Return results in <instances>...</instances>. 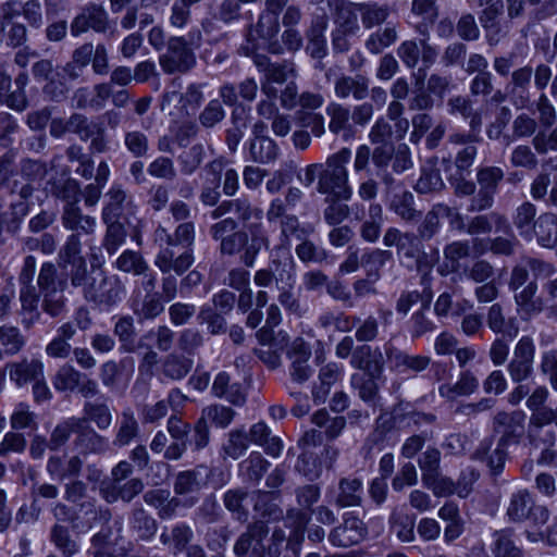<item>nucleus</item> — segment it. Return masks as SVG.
<instances>
[{
    "label": "nucleus",
    "mask_w": 557,
    "mask_h": 557,
    "mask_svg": "<svg viewBox=\"0 0 557 557\" xmlns=\"http://www.w3.org/2000/svg\"><path fill=\"white\" fill-rule=\"evenodd\" d=\"M4 371H8L10 380L17 387H23L42 377L44 363L37 358L24 357L17 361L8 362Z\"/></svg>",
    "instance_id": "nucleus-23"
},
{
    "label": "nucleus",
    "mask_w": 557,
    "mask_h": 557,
    "mask_svg": "<svg viewBox=\"0 0 557 557\" xmlns=\"http://www.w3.org/2000/svg\"><path fill=\"white\" fill-rule=\"evenodd\" d=\"M414 196L404 188H393L387 197V208L401 221L408 224L418 222L421 219V211L414 207Z\"/></svg>",
    "instance_id": "nucleus-25"
},
{
    "label": "nucleus",
    "mask_w": 557,
    "mask_h": 557,
    "mask_svg": "<svg viewBox=\"0 0 557 557\" xmlns=\"http://www.w3.org/2000/svg\"><path fill=\"white\" fill-rule=\"evenodd\" d=\"M82 424L74 440V445L84 455L96 454L101 455L109 450V440L96 432L86 419L81 418Z\"/></svg>",
    "instance_id": "nucleus-29"
},
{
    "label": "nucleus",
    "mask_w": 557,
    "mask_h": 557,
    "mask_svg": "<svg viewBox=\"0 0 557 557\" xmlns=\"http://www.w3.org/2000/svg\"><path fill=\"white\" fill-rule=\"evenodd\" d=\"M236 412L224 405L212 404L202 408L200 419L208 425L211 424L218 429H226L234 420Z\"/></svg>",
    "instance_id": "nucleus-64"
},
{
    "label": "nucleus",
    "mask_w": 557,
    "mask_h": 557,
    "mask_svg": "<svg viewBox=\"0 0 557 557\" xmlns=\"http://www.w3.org/2000/svg\"><path fill=\"white\" fill-rule=\"evenodd\" d=\"M357 3L341 1L335 5V28L358 33L360 27L357 16Z\"/></svg>",
    "instance_id": "nucleus-63"
},
{
    "label": "nucleus",
    "mask_w": 557,
    "mask_h": 557,
    "mask_svg": "<svg viewBox=\"0 0 557 557\" xmlns=\"http://www.w3.org/2000/svg\"><path fill=\"white\" fill-rule=\"evenodd\" d=\"M325 114L329 119L327 128L332 135L342 136L346 139L352 134L349 106L330 101L325 107Z\"/></svg>",
    "instance_id": "nucleus-30"
},
{
    "label": "nucleus",
    "mask_w": 557,
    "mask_h": 557,
    "mask_svg": "<svg viewBox=\"0 0 557 557\" xmlns=\"http://www.w3.org/2000/svg\"><path fill=\"white\" fill-rule=\"evenodd\" d=\"M193 536L191 528L184 522H178L170 531L165 528L160 535V541L163 545L172 546L174 553H181L188 547Z\"/></svg>",
    "instance_id": "nucleus-55"
},
{
    "label": "nucleus",
    "mask_w": 557,
    "mask_h": 557,
    "mask_svg": "<svg viewBox=\"0 0 557 557\" xmlns=\"http://www.w3.org/2000/svg\"><path fill=\"white\" fill-rule=\"evenodd\" d=\"M206 158L205 146L200 143L190 146L177 157L180 173L184 176L194 175Z\"/></svg>",
    "instance_id": "nucleus-58"
},
{
    "label": "nucleus",
    "mask_w": 557,
    "mask_h": 557,
    "mask_svg": "<svg viewBox=\"0 0 557 557\" xmlns=\"http://www.w3.org/2000/svg\"><path fill=\"white\" fill-rule=\"evenodd\" d=\"M129 529L138 540H151L158 530L156 519L150 516L144 508H135L129 517Z\"/></svg>",
    "instance_id": "nucleus-48"
},
{
    "label": "nucleus",
    "mask_w": 557,
    "mask_h": 557,
    "mask_svg": "<svg viewBox=\"0 0 557 557\" xmlns=\"http://www.w3.org/2000/svg\"><path fill=\"white\" fill-rule=\"evenodd\" d=\"M247 434L249 442L262 446L268 455L277 457L281 454L283 448L281 440L271 435V430L264 422L255 423Z\"/></svg>",
    "instance_id": "nucleus-49"
},
{
    "label": "nucleus",
    "mask_w": 557,
    "mask_h": 557,
    "mask_svg": "<svg viewBox=\"0 0 557 557\" xmlns=\"http://www.w3.org/2000/svg\"><path fill=\"white\" fill-rule=\"evenodd\" d=\"M419 236L409 231L389 226L383 235V245L395 248L396 256L401 264L408 269H417L419 272H429L438 261V250L428 253Z\"/></svg>",
    "instance_id": "nucleus-3"
},
{
    "label": "nucleus",
    "mask_w": 557,
    "mask_h": 557,
    "mask_svg": "<svg viewBox=\"0 0 557 557\" xmlns=\"http://www.w3.org/2000/svg\"><path fill=\"white\" fill-rule=\"evenodd\" d=\"M380 374H370L368 372L352 373L350 376V386L357 392L359 398L367 403L374 405L379 398V385L375 377Z\"/></svg>",
    "instance_id": "nucleus-51"
},
{
    "label": "nucleus",
    "mask_w": 557,
    "mask_h": 557,
    "mask_svg": "<svg viewBox=\"0 0 557 557\" xmlns=\"http://www.w3.org/2000/svg\"><path fill=\"white\" fill-rule=\"evenodd\" d=\"M536 207L532 202L524 201L517 207L513 213L512 223L519 235L527 240H531L534 237L533 225L536 221Z\"/></svg>",
    "instance_id": "nucleus-52"
},
{
    "label": "nucleus",
    "mask_w": 557,
    "mask_h": 557,
    "mask_svg": "<svg viewBox=\"0 0 557 557\" xmlns=\"http://www.w3.org/2000/svg\"><path fill=\"white\" fill-rule=\"evenodd\" d=\"M278 32V17L274 14L261 12L256 25L250 26L247 34L248 45L243 47V49L246 51L247 55L256 53V50L261 47L271 54H282L283 46L275 39Z\"/></svg>",
    "instance_id": "nucleus-9"
},
{
    "label": "nucleus",
    "mask_w": 557,
    "mask_h": 557,
    "mask_svg": "<svg viewBox=\"0 0 557 557\" xmlns=\"http://www.w3.org/2000/svg\"><path fill=\"white\" fill-rule=\"evenodd\" d=\"M270 268L276 284L293 288L296 283V262L286 246H276L270 257Z\"/></svg>",
    "instance_id": "nucleus-18"
},
{
    "label": "nucleus",
    "mask_w": 557,
    "mask_h": 557,
    "mask_svg": "<svg viewBox=\"0 0 557 557\" xmlns=\"http://www.w3.org/2000/svg\"><path fill=\"white\" fill-rule=\"evenodd\" d=\"M212 394L218 398H224L235 406H242L246 401V394L240 383H232L231 375L225 372H219L211 387Z\"/></svg>",
    "instance_id": "nucleus-36"
},
{
    "label": "nucleus",
    "mask_w": 557,
    "mask_h": 557,
    "mask_svg": "<svg viewBox=\"0 0 557 557\" xmlns=\"http://www.w3.org/2000/svg\"><path fill=\"white\" fill-rule=\"evenodd\" d=\"M131 308L139 321L152 320L164 310L162 298L158 293H146L144 296L140 293L134 295L131 299Z\"/></svg>",
    "instance_id": "nucleus-37"
},
{
    "label": "nucleus",
    "mask_w": 557,
    "mask_h": 557,
    "mask_svg": "<svg viewBox=\"0 0 557 557\" xmlns=\"http://www.w3.org/2000/svg\"><path fill=\"white\" fill-rule=\"evenodd\" d=\"M344 367L337 362L331 361L319 369L318 377L312 384L311 395L315 405H322L326 401L331 388L342 380Z\"/></svg>",
    "instance_id": "nucleus-24"
},
{
    "label": "nucleus",
    "mask_w": 557,
    "mask_h": 557,
    "mask_svg": "<svg viewBox=\"0 0 557 557\" xmlns=\"http://www.w3.org/2000/svg\"><path fill=\"white\" fill-rule=\"evenodd\" d=\"M47 189L57 199L64 202L63 206H78L81 199V185L74 178H53L47 182Z\"/></svg>",
    "instance_id": "nucleus-41"
},
{
    "label": "nucleus",
    "mask_w": 557,
    "mask_h": 557,
    "mask_svg": "<svg viewBox=\"0 0 557 557\" xmlns=\"http://www.w3.org/2000/svg\"><path fill=\"white\" fill-rule=\"evenodd\" d=\"M280 156L277 144L269 136L252 138L248 143V160L269 164L274 162Z\"/></svg>",
    "instance_id": "nucleus-40"
},
{
    "label": "nucleus",
    "mask_w": 557,
    "mask_h": 557,
    "mask_svg": "<svg viewBox=\"0 0 557 557\" xmlns=\"http://www.w3.org/2000/svg\"><path fill=\"white\" fill-rule=\"evenodd\" d=\"M111 520V511L109 508L97 505L94 497L77 507H74V517L71 518L72 529L76 532H86L90 530L95 523H108Z\"/></svg>",
    "instance_id": "nucleus-15"
},
{
    "label": "nucleus",
    "mask_w": 557,
    "mask_h": 557,
    "mask_svg": "<svg viewBox=\"0 0 557 557\" xmlns=\"http://www.w3.org/2000/svg\"><path fill=\"white\" fill-rule=\"evenodd\" d=\"M360 14L362 26L371 29L383 24L389 16V7L377 2H358L356 7Z\"/></svg>",
    "instance_id": "nucleus-57"
},
{
    "label": "nucleus",
    "mask_w": 557,
    "mask_h": 557,
    "mask_svg": "<svg viewBox=\"0 0 557 557\" xmlns=\"http://www.w3.org/2000/svg\"><path fill=\"white\" fill-rule=\"evenodd\" d=\"M350 366L370 374H381L384 369V357L379 347L360 345L355 348L350 357Z\"/></svg>",
    "instance_id": "nucleus-31"
},
{
    "label": "nucleus",
    "mask_w": 557,
    "mask_h": 557,
    "mask_svg": "<svg viewBox=\"0 0 557 557\" xmlns=\"http://www.w3.org/2000/svg\"><path fill=\"white\" fill-rule=\"evenodd\" d=\"M351 160V150L347 147L330 154L323 162V172L317 183V191L323 196L351 199L352 187L349 184L347 165Z\"/></svg>",
    "instance_id": "nucleus-5"
},
{
    "label": "nucleus",
    "mask_w": 557,
    "mask_h": 557,
    "mask_svg": "<svg viewBox=\"0 0 557 557\" xmlns=\"http://www.w3.org/2000/svg\"><path fill=\"white\" fill-rule=\"evenodd\" d=\"M27 339L22 331L11 324L0 326V348L4 357L18 355L26 346Z\"/></svg>",
    "instance_id": "nucleus-53"
},
{
    "label": "nucleus",
    "mask_w": 557,
    "mask_h": 557,
    "mask_svg": "<svg viewBox=\"0 0 557 557\" xmlns=\"http://www.w3.org/2000/svg\"><path fill=\"white\" fill-rule=\"evenodd\" d=\"M131 202V198L119 184H113L106 193V205L102 208V221L119 220Z\"/></svg>",
    "instance_id": "nucleus-42"
},
{
    "label": "nucleus",
    "mask_w": 557,
    "mask_h": 557,
    "mask_svg": "<svg viewBox=\"0 0 557 557\" xmlns=\"http://www.w3.org/2000/svg\"><path fill=\"white\" fill-rule=\"evenodd\" d=\"M65 156L69 162L77 163L75 173L85 180H90L94 176L95 162L89 153L85 152L83 146L78 144L70 145L65 150Z\"/></svg>",
    "instance_id": "nucleus-62"
},
{
    "label": "nucleus",
    "mask_w": 557,
    "mask_h": 557,
    "mask_svg": "<svg viewBox=\"0 0 557 557\" xmlns=\"http://www.w3.org/2000/svg\"><path fill=\"white\" fill-rule=\"evenodd\" d=\"M194 367V360L182 354H169L162 361V374L172 381H181L187 376Z\"/></svg>",
    "instance_id": "nucleus-50"
},
{
    "label": "nucleus",
    "mask_w": 557,
    "mask_h": 557,
    "mask_svg": "<svg viewBox=\"0 0 557 557\" xmlns=\"http://www.w3.org/2000/svg\"><path fill=\"white\" fill-rule=\"evenodd\" d=\"M494 225L497 230H505L509 227L506 216L493 211L488 214H478L472 216L467 222L465 232L471 236L488 234L492 232Z\"/></svg>",
    "instance_id": "nucleus-44"
},
{
    "label": "nucleus",
    "mask_w": 557,
    "mask_h": 557,
    "mask_svg": "<svg viewBox=\"0 0 557 557\" xmlns=\"http://www.w3.org/2000/svg\"><path fill=\"white\" fill-rule=\"evenodd\" d=\"M18 300L21 305L22 325L29 330L41 319V312L38 309L40 293L37 288L20 289Z\"/></svg>",
    "instance_id": "nucleus-39"
},
{
    "label": "nucleus",
    "mask_w": 557,
    "mask_h": 557,
    "mask_svg": "<svg viewBox=\"0 0 557 557\" xmlns=\"http://www.w3.org/2000/svg\"><path fill=\"white\" fill-rule=\"evenodd\" d=\"M525 413L522 410L496 412L492 419L493 432L499 435V446L518 445L525 433Z\"/></svg>",
    "instance_id": "nucleus-11"
},
{
    "label": "nucleus",
    "mask_w": 557,
    "mask_h": 557,
    "mask_svg": "<svg viewBox=\"0 0 557 557\" xmlns=\"http://www.w3.org/2000/svg\"><path fill=\"white\" fill-rule=\"evenodd\" d=\"M88 29H92L99 34L110 32L112 37L117 35V30L110 24L108 12L97 3L86 4L72 20L70 25L71 35L73 37H78Z\"/></svg>",
    "instance_id": "nucleus-10"
},
{
    "label": "nucleus",
    "mask_w": 557,
    "mask_h": 557,
    "mask_svg": "<svg viewBox=\"0 0 557 557\" xmlns=\"http://www.w3.org/2000/svg\"><path fill=\"white\" fill-rule=\"evenodd\" d=\"M385 356L391 370L398 373H420L431 364V358L425 355H409L391 343L384 346Z\"/></svg>",
    "instance_id": "nucleus-16"
},
{
    "label": "nucleus",
    "mask_w": 557,
    "mask_h": 557,
    "mask_svg": "<svg viewBox=\"0 0 557 557\" xmlns=\"http://www.w3.org/2000/svg\"><path fill=\"white\" fill-rule=\"evenodd\" d=\"M398 33L396 26L386 24L384 28L371 33L364 41L366 49L372 54H379L396 42Z\"/></svg>",
    "instance_id": "nucleus-61"
},
{
    "label": "nucleus",
    "mask_w": 557,
    "mask_h": 557,
    "mask_svg": "<svg viewBox=\"0 0 557 557\" xmlns=\"http://www.w3.org/2000/svg\"><path fill=\"white\" fill-rule=\"evenodd\" d=\"M16 156L13 151H7L0 156V189L8 188L11 195H16L22 200H28L35 188L30 184H22L20 180L11 181L15 171Z\"/></svg>",
    "instance_id": "nucleus-21"
},
{
    "label": "nucleus",
    "mask_w": 557,
    "mask_h": 557,
    "mask_svg": "<svg viewBox=\"0 0 557 557\" xmlns=\"http://www.w3.org/2000/svg\"><path fill=\"white\" fill-rule=\"evenodd\" d=\"M269 466V461L259 453H251L248 458L239 463V475L244 482L258 483Z\"/></svg>",
    "instance_id": "nucleus-60"
},
{
    "label": "nucleus",
    "mask_w": 557,
    "mask_h": 557,
    "mask_svg": "<svg viewBox=\"0 0 557 557\" xmlns=\"http://www.w3.org/2000/svg\"><path fill=\"white\" fill-rule=\"evenodd\" d=\"M367 536L366 523L354 512H346L343 522L330 532L329 541L333 546L347 548L360 544Z\"/></svg>",
    "instance_id": "nucleus-14"
},
{
    "label": "nucleus",
    "mask_w": 557,
    "mask_h": 557,
    "mask_svg": "<svg viewBox=\"0 0 557 557\" xmlns=\"http://www.w3.org/2000/svg\"><path fill=\"white\" fill-rule=\"evenodd\" d=\"M370 78L364 74H342L334 82V95L338 99L351 97L355 101H362L369 97Z\"/></svg>",
    "instance_id": "nucleus-27"
},
{
    "label": "nucleus",
    "mask_w": 557,
    "mask_h": 557,
    "mask_svg": "<svg viewBox=\"0 0 557 557\" xmlns=\"http://www.w3.org/2000/svg\"><path fill=\"white\" fill-rule=\"evenodd\" d=\"M196 226L194 222L180 223L173 233L158 225L153 240L158 245L154 265L161 273L174 272L183 275L195 262L194 244Z\"/></svg>",
    "instance_id": "nucleus-1"
},
{
    "label": "nucleus",
    "mask_w": 557,
    "mask_h": 557,
    "mask_svg": "<svg viewBox=\"0 0 557 557\" xmlns=\"http://www.w3.org/2000/svg\"><path fill=\"white\" fill-rule=\"evenodd\" d=\"M230 213H233L237 219L244 223L255 219L261 222L263 212L260 208L252 206V203L245 197L228 199L221 201L211 212L212 220L221 219Z\"/></svg>",
    "instance_id": "nucleus-22"
},
{
    "label": "nucleus",
    "mask_w": 557,
    "mask_h": 557,
    "mask_svg": "<svg viewBox=\"0 0 557 557\" xmlns=\"http://www.w3.org/2000/svg\"><path fill=\"white\" fill-rule=\"evenodd\" d=\"M96 234H83V231L71 232L65 242L61 246L58 253V267L66 271V267L78 263L79 260L85 259L81 256L83 246H89L95 242Z\"/></svg>",
    "instance_id": "nucleus-26"
},
{
    "label": "nucleus",
    "mask_w": 557,
    "mask_h": 557,
    "mask_svg": "<svg viewBox=\"0 0 557 557\" xmlns=\"http://www.w3.org/2000/svg\"><path fill=\"white\" fill-rule=\"evenodd\" d=\"M431 294L422 304L421 308L414 311L407 322V329L410 337L414 341L423 335L433 332L436 329L435 323L428 317L426 312L430 308Z\"/></svg>",
    "instance_id": "nucleus-56"
},
{
    "label": "nucleus",
    "mask_w": 557,
    "mask_h": 557,
    "mask_svg": "<svg viewBox=\"0 0 557 557\" xmlns=\"http://www.w3.org/2000/svg\"><path fill=\"white\" fill-rule=\"evenodd\" d=\"M201 41L199 29L190 30L185 36H173L166 41V51L160 55L159 63L165 74H186L196 66V54L193 47Z\"/></svg>",
    "instance_id": "nucleus-7"
},
{
    "label": "nucleus",
    "mask_w": 557,
    "mask_h": 557,
    "mask_svg": "<svg viewBox=\"0 0 557 557\" xmlns=\"http://www.w3.org/2000/svg\"><path fill=\"white\" fill-rule=\"evenodd\" d=\"M81 424L78 417H71L58 423L48 440V449L55 451L64 446L73 433L77 435Z\"/></svg>",
    "instance_id": "nucleus-59"
},
{
    "label": "nucleus",
    "mask_w": 557,
    "mask_h": 557,
    "mask_svg": "<svg viewBox=\"0 0 557 557\" xmlns=\"http://www.w3.org/2000/svg\"><path fill=\"white\" fill-rule=\"evenodd\" d=\"M207 86V83H191L187 85L183 92L176 90L165 91L162 96L160 108L162 111H166L172 102L177 101V108L182 116H194L206 99L203 89Z\"/></svg>",
    "instance_id": "nucleus-12"
},
{
    "label": "nucleus",
    "mask_w": 557,
    "mask_h": 557,
    "mask_svg": "<svg viewBox=\"0 0 557 557\" xmlns=\"http://www.w3.org/2000/svg\"><path fill=\"white\" fill-rule=\"evenodd\" d=\"M269 533V528L263 521H256L248 525L247 531L244 532L234 545V553L237 557L247 556L250 552V557H264L263 540Z\"/></svg>",
    "instance_id": "nucleus-17"
},
{
    "label": "nucleus",
    "mask_w": 557,
    "mask_h": 557,
    "mask_svg": "<svg viewBox=\"0 0 557 557\" xmlns=\"http://www.w3.org/2000/svg\"><path fill=\"white\" fill-rule=\"evenodd\" d=\"M327 28V18L318 15L312 18L309 28L306 30V52L312 58L321 60L327 54L326 39L324 32Z\"/></svg>",
    "instance_id": "nucleus-34"
},
{
    "label": "nucleus",
    "mask_w": 557,
    "mask_h": 557,
    "mask_svg": "<svg viewBox=\"0 0 557 557\" xmlns=\"http://www.w3.org/2000/svg\"><path fill=\"white\" fill-rule=\"evenodd\" d=\"M490 545L494 557H523L521 549L513 541V532L510 529L495 531L492 534Z\"/></svg>",
    "instance_id": "nucleus-54"
},
{
    "label": "nucleus",
    "mask_w": 557,
    "mask_h": 557,
    "mask_svg": "<svg viewBox=\"0 0 557 557\" xmlns=\"http://www.w3.org/2000/svg\"><path fill=\"white\" fill-rule=\"evenodd\" d=\"M363 484L358 478L346 476L338 482L334 504L339 508L357 507L362 503Z\"/></svg>",
    "instance_id": "nucleus-38"
},
{
    "label": "nucleus",
    "mask_w": 557,
    "mask_h": 557,
    "mask_svg": "<svg viewBox=\"0 0 557 557\" xmlns=\"http://www.w3.org/2000/svg\"><path fill=\"white\" fill-rule=\"evenodd\" d=\"M384 223L383 208L377 202H372L368 209V219H366L359 228L360 237L370 244L379 240Z\"/></svg>",
    "instance_id": "nucleus-46"
},
{
    "label": "nucleus",
    "mask_w": 557,
    "mask_h": 557,
    "mask_svg": "<svg viewBox=\"0 0 557 557\" xmlns=\"http://www.w3.org/2000/svg\"><path fill=\"white\" fill-rule=\"evenodd\" d=\"M70 284L82 288L84 299L102 311L110 310L125 295L124 285L115 275H90L85 259L70 269Z\"/></svg>",
    "instance_id": "nucleus-2"
},
{
    "label": "nucleus",
    "mask_w": 557,
    "mask_h": 557,
    "mask_svg": "<svg viewBox=\"0 0 557 557\" xmlns=\"http://www.w3.org/2000/svg\"><path fill=\"white\" fill-rule=\"evenodd\" d=\"M270 238L261 222L251 223L248 226V233L235 231L225 239L220 242L219 252L221 256H234L242 252L240 261L246 267H253L257 256L262 248L268 249Z\"/></svg>",
    "instance_id": "nucleus-6"
},
{
    "label": "nucleus",
    "mask_w": 557,
    "mask_h": 557,
    "mask_svg": "<svg viewBox=\"0 0 557 557\" xmlns=\"http://www.w3.org/2000/svg\"><path fill=\"white\" fill-rule=\"evenodd\" d=\"M140 426L134 412L127 408L124 409L115 424L112 445L114 448L121 449L131 445L139 437Z\"/></svg>",
    "instance_id": "nucleus-32"
},
{
    "label": "nucleus",
    "mask_w": 557,
    "mask_h": 557,
    "mask_svg": "<svg viewBox=\"0 0 557 557\" xmlns=\"http://www.w3.org/2000/svg\"><path fill=\"white\" fill-rule=\"evenodd\" d=\"M535 345L532 337L523 335L513 348V355L507 366V372L515 383H521L533 374Z\"/></svg>",
    "instance_id": "nucleus-13"
},
{
    "label": "nucleus",
    "mask_w": 557,
    "mask_h": 557,
    "mask_svg": "<svg viewBox=\"0 0 557 557\" xmlns=\"http://www.w3.org/2000/svg\"><path fill=\"white\" fill-rule=\"evenodd\" d=\"M512 113L509 107H500L492 122L486 125L485 134L490 140L502 141L506 147L512 143L511 134L505 133L509 122L511 121Z\"/></svg>",
    "instance_id": "nucleus-45"
},
{
    "label": "nucleus",
    "mask_w": 557,
    "mask_h": 557,
    "mask_svg": "<svg viewBox=\"0 0 557 557\" xmlns=\"http://www.w3.org/2000/svg\"><path fill=\"white\" fill-rule=\"evenodd\" d=\"M492 444L493 440L491 437L484 438L475 449L473 456L479 460L486 458L488 468L491 469L492 473L496 475L504 469L508 446H499V443H497L496 448L492 451L491 455L487 456Z\"/></svg>",
    "instance_id": "nucleus-47"
},
{
    "label": "nucleus",
    "mask_w": 557,
    "mask_h": 557,
    "mask_svg": "<svg viewBox=\"0 0 557 557\" xmlns=\"http://www.w3.org/2000/svg\"><path fill=\"white\" fill-rule=\"evenodd\" d=\"M61 223L70 232L83 231V234H96V218L84 214L79 206H63Z\"/></svg>",
    "instance_id": "nucleus-35"
},
{
    "label": "nucleus",
    "mask_w": 557,
    "mask_h": 557,
    "mask_svg": "<svg viewBox=\"0 0 557 557\" xmlns=\"http://www.w3.org/2000/svg\"><path fill=\"white\" fill-rule=\"evenodd\" d=\"M529 278L530 271L523 259L512 268L508 283L509 289L515 293L517 311L522 320H529L543 310V301L536 297L537 284Z\"/></svg>",
    "instance_id": "nucleus-8"
},
{
    "label": "nucleus",
    "mask_w": 557,
    "mask_h": 557,
    "mask_svg": "<svg viewBox=\"0 0 557 557\" xmlns=\"http://www.w3.org/2000/svg\"><path fill=\"white\" fill-rule=\"evenodd\" d=\"M479 388V380L470 370H463L459 373L455 383H442L438 386V395L447 400H455L458 397H468L474 394Z\"/></svg>",
    "instance_id": "nucleus-33"
},
{
    "label": "nucleus",
    "mask_w": 557,
    "mask_h": 557,
    "mask_svg": "<svg viewBox=\"0 0 557 557\" xmlns=\"http://www.w3.org/2000/svg\"><path fill=\"white\" fill-rule=\"evenodd\" d=\"M534 237L540 246L554 248L557 245V215L544 212L536 218L533 225Z\"/></svg>",
    "instance_id": "nucleus-43"
},
{
    "label": "nucleus",
    "mask_w": 557,
    "mask_h": 557,
    "mask_svg": "<svg viewBox=\"0 0 557 557\" xmlns=\"http://www.w3.org/2000/svg\"><path fill=\"white\" fill-rule=\"evenodd\" d=\"M287 357L290 361L289 375L293 381L304 383L312 375V369L309 366L311 348L302 338H296L288 351Z\"/></svg>",
    "instance_id": "nucleus-20"
},
{
    "label": "nucleus",
    "mask_w": 557,
    "mask_h": 557,
    "mask_svg": "<svg viewBox=\"0 0 557 557\" xmlns=\"http://www.w3.org/2000/svg\"><path fill=\"white\" fill-rule=\"evenodd\" d=\"M252 62L260 73L263 74V79L275 84H284L288 77H296V65L290 60H283L282 62H272L271 59L263 53H250Z\"/></svg>",
    "instance_id": "nucleus-19"
},
{
    "label": "nucleus",
    "mask_w": 557,
    "mask_h": 557,
    "mask_svg": "<svg viewBox=\"0 0 557 557\" xmlns=\"http://www.w3.org/2000/svg\"><path fill=\"white\" fill-rule=\"evenodd\" d=\"M166 430L173 442L165 450L166 460H178L187 449V437L190 433V424L183 421L176 414H172L166 422Z\"/></svg>",
    "instance_id": "nucleus-28"
},
{
    "label": "nucleus",
    "mask_w": 557,
    "mask_h": 557,
    "mask_svg": "<svg viewBox=\"0 0 557 557\" xmlns=\"http://www.w3.org/2000/svg\"><path fill=\"white\" fill-rule=\"evenodd\" d=\"M70 271L60 269L55 263L46 261L40 265L37 287L40 293L41 310L55 319L67 311V298L64 295L69 286Z\"/></svg>",
    "instance_id": "nucleus-4"
}]
</instances>
